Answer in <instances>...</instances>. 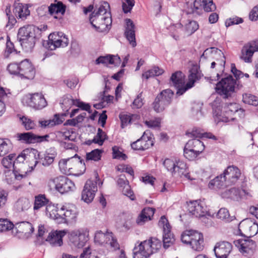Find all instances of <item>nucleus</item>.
<instances>
[{"instance_id": "35", "label": "nucleus", "mask_w": 258, "mask_h": 258, "mask_svg": "<svg viewBox=\"0 0 258 258\" xmlns=\"http://www.w3.org/2000/svg\"><path fill=\"white\" fill-rule=\"evenodd\" d=\"M143 243L146 244V247L151 251L152 254L157 252L162 246L161 241L156 237H151L144 241Z\"/></svg>"}, {"instance_id": "24", "label": "nucleus", "mask_w": 258, "mask_h": 258, "mask_svg": "<svg viewBox=\"0 0 258 258\" xmlns=\"http://www.w3.org/2000/svg\"><path fill=\"white\" fill-rule=\"evenodd\" d=\"M23 154L26 158V162L33 169L39 162V152L36 149L31 148L23 150Z\"/></svg>"}, {"instance_id": "55", "label": "nucleus", "mask_w": 258, "mask_h": 258, "mask_svg": "<svg viewBox=\"0 0 258 258\" xmlns=\"http://www.w3.org/2000/svg\"><path fill=\"white\" fill-rule=\"evenodd\" d=\"M183 155L189 160H194L199 155L190 147H187V144L184 149Z\"/></svg>"}, {"instance_id": "4", "label": "nucleus", "mask_w": 258, "mask_h": 258, "mask_svg": "<svg viewBox=\"0 0 258 258\" xmlns=\"http://www.w3.org/2000/svg\"><path fill=\"white\" fill-rule=\"evenodd\" d=\"M173 95L174 92L170 89L163 90L157 96L153 103L154 110L157 112L163 111L171 104Z\"/></svg>"}, {"instance_id": "13", "label": "nucleus", "mask_w": 258, "mask_h": 258, "mask_svg": "<svg viewBox=\"0 0 258 258\" xmlns=\"http://www.w3.org/2000/svg\"><path fill=\"white\" fill-rule=\"evenodd\" d=\"M90 22L92 26L100 31H103L108 26H110L112 20L110 14L108 13L107 16H97L90 17Z\"/></svg>"}, {"instance_id": "56", "label": "nucleus", "mask_w": 258, "mask_h": 258, "mask_svg": "<svg viewBox=\"0 0 258 258\" xmlns=\"http://www.w3.org/2000/svg\"><path fill=\"white\" fill-rule=\"evenodd\" d=\"M57 138L60 140L61 144L64 142V141H74L75 138L72 137L71 132L69 131L66 132H58L56 135Z\"/></svg>"}, {"instance_id": "5", "label": "nucleus", "mask_w": 258, "mask_h": 258, "mask_svg": "<svg viewBox=\"0 0 258 258\" xmlns=\"http://www.w3.org/2000/svg\"><path fill=\"white\" fill-rule=\"evenodd\" d=\"M236 80L231 75L222 78L216 84V92L220 95H224L227 98L234 91Z\"/></svg>"}, {"instance_id": "51", "label": "nucleus", "mask_w": 258, "mask_h": 258, "mask_svg": "<svg viewBox=\"0 0 258 258\" xmlns=\"http://www.w3.org/2000/svg\"><path fill=\"white\" fill-rule=\"evenodd\" d=\"M102 151L99 149H94L91 152L87 153L86 155V161L93 160L98 161L100 160Z\"/></svg>"}, {"instance_id": "17", "label": "nucleus", "mask_w": 258, "mask_h": 258, "mask_svg": "<svg viewBox=\"0 0 258 258\" xmlns=\"http://www.w3.org/2000/svg\"><path fill=\"white\" fill-rule=\"evenodd\" d=\"M188 82L185 85V88L181 91H179V94H184L187 90L191 88L195 82L199 80L202 77V73L197 65H194L189 71Z\"/></svg>"}, {"instance_id": "34", "label": "nucleus", "mask_w": 258, "mask_h": 258, "mask_svg": "<svg viewBox=\"0 0 258 258\" xmlns=\"http://www.w3.org/2000/svg\"><path fill=\"white\" fill-rule=\"evenodd\" d=\"M223 53L216 47H210L206 49L201 56L200 61H204L209 58H216L218 56L223 57Z\"/></svg>"}, {"instance_id": "9", "label": "nucleus", "mask_w": 258, "mask_h": 258, "mask_svg": "<svg viewBox=\"0 0 258 258\" xmlns=\"http://www.w3.org/2000/svg\"><path fill=\"white\" fill-rule=\"evenodd\" d=\"M94 241L99 245H109L113 250L119 249V244L112 232L104 233L101 231H98L95 234Z\"/></svg>"}, {"instance_id": "58", "label": "nucleus", "mask_w": 258, "mask_h": 258, "mask_svg": "<svg viewBox=\"0 0 258 258\" xmlns=\"http://www.w3.org/2000/svg\"><path fill=\"white\" fill-rule=\"evenodd\" d=\"M109 8V4L104 2L103 5L101 6L98 9V11L96 12H94L91 15L92 16H107V9Z\"/></svg>"}, {"instance_id": "49", "label": "nucleus", "mask_w": 258, "mask_h": 258, "mask_svg": "<svg viewBox=\"0 0 258 258\" xmlns=\"http://www.w3.org/2000/svg\"><path fill=\"white\" fill-rule=\"evenodd\" d=\"M107 139L106 134L100 128H98L97 133L94 137L92 142L99 145H102L104 141Z\"/></svg>"}, {"instance_id": "3", "label": "nucleus", "mask_w": 258, "mask_h": 258, "mask_svg": "<svg viewBox=\"0 0 258 258\" xmlns=\"http://www.w3.org/2000/svg\"><path fill=\"white\" fill-rule=\"evenodd\" d=\"M48 38V40L43 42V45L50 50L60 47H66L69 44L68 38L61 32L51 33Z\"/></svg>"}, {"instance_id": "37", "label": "nucleus", "mask_w": 258, "mask_h": 258, "mask_svg": "<svg viewBox=\"0 0 258 258\" xmlns=\"http://www.w3.org/2000/svg\"><path fill=\"white\" fill-rule=\"evenodd\" d=\"M13 145L11 140L7 138H0V157L4 156L11 152Z\"/></svg>"}, {"instance_id": "33", "label": "nucleus", "mask_w": 258, "mask_h": 258, "mask_svg": "<svg viewBox=\"0 0 258 258\" xmlns=\"http://www.w3.org/2000/svg\"><path fill=\"white\" fill-rule=\"evenodd\" d=\"M190 245L191 248L196 251H202L204 248V238L203 234L196 231L194 233V237L190 241Z\"/></svg>"}, {"instance_id": "15", "label": "nucleus", "mask_w": 258, "mask_h": 258, "mask_svg": "<svg viewBox=\"0 0 258 258\" xmlns=\"http://www.w3.org/2000/svg\"><path fill=\"white\" fill-rule=\"evenodd\" d=\"M232 244L226 241L218 242L215 245L214 251L217 258H227L232 250Z\"/></svg>"}, {"instance_id": "54", "label": "nucleus", "mask_w": 258, "mask_h": 258, "mask_svg": "<svg viewBox=\"0 0 258 258\" xmlns=\"http://www.w3.org/2000/svg\"><path fill=\"white\" fill-rule=\"evenodd\" d=\"M217 217L227 222H230L233 220V217H230L229 211L226 208H221L217 214Z\"/></svg>"}, {"instance_id": "57", "label": "nucleus", "mask_w": 258, "mask_h": 258, "mask_svg": "<svg viewBox=\"0 0 258 258\" xmlns=\"http://www.w3.org/2000/svg\"><path fill=\"white\" fill-rule=\"evenodd\" d=\"M196 231L194 230H187L184 231L181 236V240L184 243L187 244H190L192 238L194 237V233Z\"/></svg>"}, {"instance_id": "27", "label": "nucleus", "mask_w": 258, "mask_h": 258, "mask_svg": "<svg viewBox=\"0 0 258 258\" xmlns=\"http://www.w3.org/2000/svg\"><path fill=\"white\" fill-rule=\"evenodd\" d=\"M95 63L97 64L101 63L107 66L108 64H113L114 66H118L121 63V59L117 55L107 54L98 57L95 60Z\"/></svg>"}, {"instance_id": "32", "label": "nucleus", "mask_w": 258, "mask_h": 258, "mask_svg": "<svg viewBox=\"0 0 258 258\" xmlns=\"http://www.w3.org/2000/svg\"><path fill=\"white\" fill-rule=\"evenodd\" d=\"M14 13L17 18L25 20L30 15L28 5L18 3L15 4Z\"/></svg>"}, {"instance_id": "1", "label": "nucleus", "mask_w": 258, "mask_h": 258, "mask_svg": "<svg viewBox=\"0 0 258 258\" xmlns=\"http://www.w3.org/2000/svg\"><path fill=\"white\" fill-rule=\"evenodd\" d=\"M233 185L244 188L246 185V180L239 168L232 165L228 166L222 174L211 180L208 186L211 189L218 190Z\"/></svg>"}, {"instance_id": "59", "label": "nucleus", "mask_w": 258, "mask_h": 258, "mask_svg": "<svg viewBox=\"0 0 258 258\" xmlns=\"http://www.w3.org/2000/svg\"><path fill=\"white\" fill-rule=\"evenodd\" d=\"M19 228L22 230L23 233L30 234L34 231V227L32 224L28 222H23L19 225Z\"/></svg>"}, {"instance_id": "64", "label": "nucleus", "mask_w": 258, "mask_h": 258, "mask_svg": "<svg viewBox=\"0 0 258 258\" xmlns=\"http://www.w3.org/2000/svg\"><path fill=\"white\" fill-rule=\"evenodd\" d=\"M133 217L130 215H125L123 216L122 226L126 229L129 230L132 226Z\"/></svg>"}, {"instance_id": "16", "label": "nucleus", "mask_w": 258, "mask_h": 258, "mask_svg": "<svg viewBox=\"0 0 258 258\" xmlns=\"http://www.w3.org/2000/svg\"><path fill=\"white\" fill-rule=\"evenodd\" d=\"M187 210L196 217H203L207 213V208L204 203L199 200L187 203Z\"/></svg>"}, {"instance_id": "44", "label": "nucleus", "mask_w": 258, "mask_h": 258, "mask_svg": "<svg viewBox=\"0 0 258 258\" xmlns=\"http://www.w3.org/2000/svg\"><path fill=\"white\" fill-rule=\"evenodd\" d=\"M174 241L173 234L171 232V230L166 229L163 231V245L165 248H168Z\"/></svg>"}, {"instance_id": "39", "label": "nucleus", "mask_w": 258, "mask_h": 258, "mask_svg": "<svg viewBox=\"0 0 258 258\" xmlns=\"http://www.w3.org/2000/svg\"><path fill=\"white\" fill-rule=\"evenodd\" d=\"M46 215L50 218L58 220L60 218L59 210H58V208L52 204L51 203H49L45 208Z\"/></svg>"}, {"instance_id": "11", "label": "nucleus", "mask_w": 258, "mask_h": 258, "mask_svg": "<svg viewBox=\"0 0 258 258\" xmlns=\"http://www.w3.org/2000/svg\"><path fill=\"white\" fill-rule=\"evenodd\" d=\"M60 222L74 223L76 221L77 212L74 205L63 206L59 210Z\"/></svg>"}, {"instance_id": "46", "label": "nucleus", "mask_w": 258, "mask_h": 258, "mask_svg": "<svg viewBox=\"0 0 258 258\" xmlns=\"http://www.w3.org/2000/svg\"><path fill=\"white\" fill-rule=\"evenodd\" d=\"M214 59H215L216 61H214L211 63V68L214 69L217 67V70H219L220 72H223L225 64V58L224 54H223V57L218 56Z\"/></svg>"}, {"instance_id": "18", "label": "nucleus", "mask_w": 258, "mask_h": 258, "mask_svg": "<svg viewBox=\"0 0 258 258\" xmlns=\"http://www.w3.org/2000/svg\"><path fill=\"white\" fill-rule=\"evenodd\" d=\"M55 188L60 194H63L75 189V184L67 177H61L53 180Z\"/></svg>"}, {"instance_id": "38", "label": "nucleus", "mask_w": 258, "mask_h": 258, "mask_svg": "<svg viewBox=\"0 0 258 258\" xmlns=\"http://www.w3.org/2000/svg\"><path fill=\"white\" fill-rule=\"evenodd\" d=\"M186 135L188 137L194 138V139L204 137L208 139H212L214 140H217V137L212 134L210 133H203L200 129L197 128H194L190 133H187Z\"/></svg>"}, {"instance_id": "14", "label": "nucleus", "mask_w": 258, "mask_h": 258, "mask_svg": "<svg viewBox=\"0 0 258 258\" xmlns=\"http://www.w3.org/2000/svg\"><path fill=\"white\" fill-rule=\"evenodd\" d=\"M164 166L172 174L177 173L178 175L181 176L185 173L187 169L186 164L181 161L176 162L170 159H166L163 163Z\"/></svg>"}, {"instance_id": "43", "label": "nucleus", "mask_w": 258, "mask_h": 258, "mask_svg": "<svg viewBox=\"0 0 258 258\" xmlns=\"http://www.w3.org/2000/svg\"><path fill=\"white\" fill-rule=\"evenodd\" d=\"M18 138L20 141L26 144L36 143V135L31 132L18 134Z\"/></svg>"}, {"instance_id": "60", "label": "nucleus", "mask_w": 258, "mask_h": 258, "mask_svg": "<svg viewBox=\"0 0 258 258\" xmlns=\"http://www.w3.org/2000/svg\"><path fill=\"white\" fill-rule=\"evenodd\" d=\"M14 225L7 219H0V232L13 229Z\"/></svg>"}, {"instance_id": "63", "label": "nucleus", "mask_w": 258, "mask_h": 258, "mask_svg": "<svg viewBox=\"0 0 258 258\" xmlns=\"http://www.w3.org/2000/svg\"><path fill=\"white\" fill-rule=\"evenodd\" d=\"M122 3V10L125 14L130 12L135 5L134 0H124Z\"/></svg>"}, {"instance_id": "40", "label": "nucleus", "mask_w": 258, "mask_h": 258, "mask_svg": "<svg viewBox=\"0 0 258 258\" xmlns=\"http://www.w3.org/2000/svg\"><path fill=\"white\" fill-rule=\"evenodd\" d=\"M187 146L190 147L199 155L205 149L204 143L200 140L197 139L189 140L187 143Z\"/></svg>"}, {"instance_id": "10", "label": "nucleus", "mask_w": 258, "mask_h": 258, "mask_svg": "<svg viewBox=\"0 0 258 258\" xmlns=\"http://www.w3.org/2000/svg\"><path fill=\"white\" fill-rule=\"evenodd\" d=\"M23 100L27 106L35 110H41L47 105V102L42 93L29 94Z\"/></svg>"}, {"instance_id": "47", "label": "nucleus", "mask_w": 258, "mask_h": 258, "mask_svg": "<svg viewBox=\"0 0 258 258\" xmlns=\"http://www.w3.org/2000/svg\"><path fill=\"white\" fill-rule=\"evenodd\" d=\"M163 73L162 69H160L158 67H154L152 69L145 72L142 75L144 78L148 79L150 78L153 77L155 76H158Z\"/></svg>"}, {"instance_id": "30", "label": "nucleus", "mask_w": 258, "mask_h": 258, "mask_svg": "<svg viewBox=\"0 0 258 258\" xmlns=\"http://www.w3.org/2000/svg\"><path fill=\"white\" fill-rule=\"evenodd\" d=\"M56 156L55 151L54 149H49L42 155H39V162L44 166H48L53 162Z\"/></svg>"}, {"instance_id": "2", "label": "nucleus", "mask_w": 258, "mask_h": 258, "mask_svg": "<svg viewBox=\"0 0 258 258\" xmlns=\"http://www.w3.org/2000/svg\"><path fill=\"white\" fill-rule=\"evenodd\" d=\"M37 30L33 25H27L19 29L18 39L25 52H31L34 47L36 41L35 31Z\"/></svg>"}, {"instance_id": "20", "label": "nucleus", "mask_w": 258, "mask_h": 258, "mask_svg": "<svg viewBox=\"0 0 258 258\" xmlns=\"http://www.w3.org/2000/svg\"><path fill=\"white\" fill-rule=\"evenodd\" d=\"M235 245L239 251L243 253L250 254L255 249V242L248 237L244 239H239L234 241Z\"/></svg>"}, {"instance_id": "7", "label": "nucleus", "mask_w": 258, "mask_h": 258, "mask_svg": "<svg viewBox=\"0 0 258 258\" xmlns=\"http://www.w3.org/2000/svg\"><path fill=\"white\" fill-rule=\"evenodd\" d=\"M70 242L75 247H83L89 240V231L87 229H78L71 231L68 234Z\"/></svg>"}, {"instance_id": "53", "label": "nucleus", "mask_w": 258, "mask_h": 258, "mask_svg": "<svg viewBox=\"0 0 258 258\" xmlns=\"http://www.w3.org/2000/svg\"><path fill=\"white\" fill-rule=\"evenodd\" d=\"M242 100L244 103L256 106L258 105V97L250 94L243 95Z\"/></svg>"}, {"instance_id": "62", "label": "nucleus", "mask_w": 258, "mask_h": 258, "mask_svg": "<svg viewBox=\"0 0 258 258\" xmlns=\"http://www.w3.org/2000/svg\"><path fill=\"white\" fill-rule=\"evenodd\" d=\"M243 22V19L241 18L235 16L227 19L225 22V24L226 27H228L233 25L242 23Z\"/></svg>"}, {"instance_id": "22", "label": "nucleus", "mask_w": 258, "mask_h": 258, "mask_svg": "<svg viewBox=\"0 0 258 258\" xmlns=\"http://www.w3.org/2000/svg\"><path fill=\"white\" fill-rule=\"evenodd\" d=\"M67 233V230L52 231L49 233L46 241L53 246H60L63 244L62 238Z\"/></svg>"}, {"instance_id": "41", "label": "nucleus", "mask_w": 258, "mask_h": 258, "mask_svg": "<svg viewBox=\"0 0 258 258\" xmlns=\"http://www.w3.org/2000/svg\"><path fill=\"white\" fill-rule=\"evenodd\" d=\"M49 203V200L44 195H38L35 197L33 209L34 211L38 210L44 206L46 207Z\"/></svg>"}, {"instance_id": "45", "label": "nucleus", "mask_w": 258, "mask_h": 258, "mask_svg": "<svg viewBox=\"0 0 258 258\" xmlns=\"http://www.w3.org/2000/svg\"><path fill=\"white\" fill-rule=\"evenodd\" d=\"M246 194V190L244 188H242L239 186H237V187L231 188V199L238 201L241 199L243 195Z\"/></svg>"}, {"instance_id": "12", "label": "nucleus", "mask_w": 258, "mask_h": 258, "mask_svg": "<svg viewBox=\"0 0 258 258\" xmlns=\"http://www.w3.org/2000/svg\"><path fill=\"white\" fill-rule=\"evenodd\" d=\"M97 189V181L88 180L82 192V200L86 203H91Z\"/></svg>"}, {"instance_id": "6", "label": "nucleus", "mask_w": 258, "mask_h": 258, "mask_svg": "<svg viewBox=\"0 0 258 258\" xmlns=\"http://www.w3.org/2000/svg\"><path fill=\"white\" fill-rule=\"evenodd\" d=\"M216 9L213 0H195L193 5L188 8L187 12L188 14L200 15L203 13V10L209 12L214 11Z\"/></svg>"}, {"instance_id": "26", "label": "nucleus", "mask_w": 258, "mask_h": 258, "mask_svg": "<svg viewBox=\"0 0 258 258\" xmlns=\"http://www.w3.org/2000/svg\"><path fill=\"white\" fill-rule=\"evenodd\" d=\"M125 22L126 27L124 35L130 44L134 47L137 45L135 37V26L133 21L130 19H126Z\"/></svg>"}, {"instance_id": "23", "label": "nucleus", "mask_w": 258, "mask_h": 258, "mask_svg": "<svg viewBox=\"0 0 258 258\" xmlns=\"http://www.w3.org/2000/svg\"><path fill=\"white\" fill-rule=\"evenodd\" d=\"M170 82L172 85L177 89L176 95L180 96L183 94H179L178 91L185 88L184 75L181 71H177L173 73L170 77Z\"/></svg>"}, {"instance_id": "21", "label": "nucleus", "mask_w": 258, "mask_h": 258, "mask_svg": "<svg viewBox=\"0 0 258 258\" xmlns=\"http://www.w3.org/2000/svg\"><path fill=\"white\" fill-rule=\"evenodd\" d=\"M19 76L27 79H32L35 74V70L28 59H25L20 63Z\"/></svg>"}, {"instance_id": "8", "label": "nucleus", "mask_w": 258, "mask_h": 258, "mask_svg": "<svg viewBox=\"0 0 258 258\" xmlns=\"http://www.w3.org/2000/svg\"><path fill=\"white\" fill-rule=\"evenodd\" d=\"M82 159L80 157L76 154L74 156L68 159H63L59 161L58 165L60 169L64 173L67 174L68 172H71V170L73 168H78L82 167L83 168L82 172L85 170V164L82 163Z\"/></svg>"}, {"instance_id": "25", "label": "nucleus", "mask_w": 258, "mask_h": 258, "mask_svg": "<svg viewBox=\"0 0 258 258\" xmlns=\"http://www.w3.org/2000/svg\"><path fill=\"white\" fill-rule=\"evenodd\" d=\"M239 227L243 230L248 237L253 236L258 232V224L250 219L243 220L240 223Z\"/></svg>"}, {"instance_id": "42", "label": "nucleus", "mask_w": 258, "mask_h": 258, "mask_svg": "<svg viewBox=\"0 0 258 258\" xmlns=\"http://www.w3.org/2000/svg\"><path fill=\"white\" fill-rule=\"evenodd\" d=\"M30 207V201L26 198L19 199L15 205V209L19 212L27 210Z\"/></svg>"}, {"instance_id": "36", "label": "nucleus", "mask_w": 258, "mask_h": 258, "mask_svg": "<svg viewBox=\"0 0 258 258\" xmlns=\"http://www.w3.org/2000/svg\"><path fill=\"white\" fill-rule=\"evenodd\" d=\"M254 52L252 46L248 43L245 44L241 49L240 58L246 62H250Z\"/></svg>"}, {"instance_id": "29", "label": "nucleus", "mask_w": 258, "mask_h": 258, "mask_svg": "<svg viewBox=\"0 0 258 258\" xmlns=\"http://www.w3.org/2000/svg\"><path fill=\"white\" fill-rule=\"evenodd\" d=\"M155 209L153 208H145L142 210L141 213L136 219V223L138 225H142L146 222L151 220L153 216Z\"/></svg>"}, {"instance_id": "48", "label": "nucleus", "mask_w": 258, "mask_h": 258, "mask_svg": "<svg viewBox=\"0 0 258 258\" xmlns=\"http://www.w3.org/2000/svg\"><path fill=\"white\" fill-rule=\"evenodd\" d=\"M61 107L64 111H68L73 105V98L70 95H64L60 103Z\"/></svg>"}, {"instance_id": "28", "label": "nucleus", "mask_w": 258, "mask_h": 258, "mask_svg": "<svg viewBox=\"0 0 258 258\" xmlns=\"http://www.w3.org/2000/svg\"><path fill=\"white\" fill-rule=\"evenodd\" d=\"M16 154H11L9 156L3 158L2 160V164L3 166L7 169H13V172L15 175L16 178L17 179H20L22 178L23 175L20 173H18V170H16V164L14 162V159L15 158Z\"/></svg>"}, {"instance_id": "61", "label": "nucleus", "mask_w": 258, "mask_h": 258, "mask_svg": "<svg viewBox=\"0 0 258 258\" xmlns=\"http://www.w3.org/2000/svg\"><path fill=\"white\" fill-rule=\"evenodd\" d=\"M186 31L189 34H192L199 28V25L195 21H191L185 26Z\"/></svg>"}, {"instance_id": "50", "label": "nucleus", "mask_w": 258, "mask_h": 258, "mask_svg": "<svg viewBox=\"0 0 258 258\" xmlns=\"http://www.w3.org/2000/svg\"><path fill=\"white\" fill-rule=\"evenodd\" d=\"M225 111L228 114H233L234 113L240 111L242 113L244 110L240 107L239 105L236 103H230L225 106Z\"/></svg>"}, {"instance_id": "19", "label": "nucleus", "mask_w": 258, "mask_h": 258, "mask_svg": "<svg viewBox=\"0 0 258 258\" xmlns=\"http://www.w3.org/2000/svg\"><path fill=\"white\" fill-rule=\"evenodd\" d=\"M152 138L145 132L142 136L136 141L131 144V146L134 150L144 151L153 145Z\"/></svg>"}, {"instance_id": "52", "label": "nucleus", "mask_w": 258, "mask_h": 258, "mask_svg": "<svg viewBox=\"0 0 258 258\" xmlns=\"http://www.w3.org/2000/svg\"><path fill=\"white\" fill-rule=\"evenodd\" d=\"M20 119L22 122V125L26 130L34 129L36 126L35 122L25 116L20 117Z\"/></svg>"}, {"instance_id": "31", "label": "nucleus", "mask_w": 258, "mask_h": 258, "mask_svg": "<svg viewBox=\"0 0 258 258\" xmlns=\"http://www.w3.org/2000/svg\"><path fill=\"white\" fill-rule=\"evenodd\" d=\"M134 258H148L152 253L151 251L146 247V244L143 241L134 248Z\"/></svg>"}]
</instances>
